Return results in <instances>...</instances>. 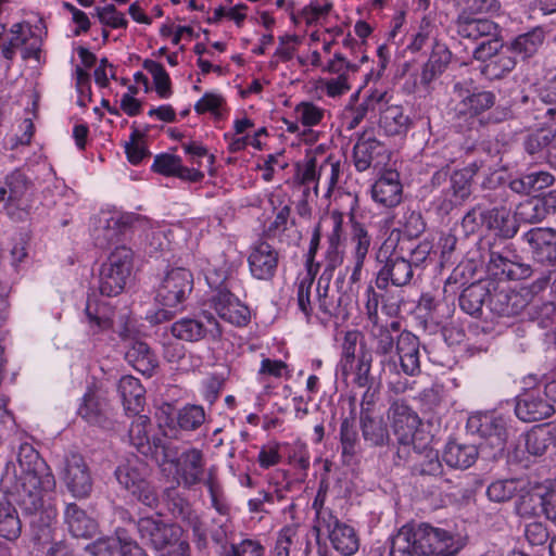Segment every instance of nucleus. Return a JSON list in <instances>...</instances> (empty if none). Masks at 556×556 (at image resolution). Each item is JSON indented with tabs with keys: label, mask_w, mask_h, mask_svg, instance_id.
I'll list each match as a JSON object with an SVG mask.
<instances>
[{
	"label": "nucleus",
	"mask_w": 556,
	"mask_h": 556,
	"mask_svg": "<svg viewBox=\"0 0 556 556\" xmlns=\"http://www.w3.org/2000/svg\"><path fill=\"white\" fill-rule=\"evenodd\" d=\"M17 464L21 471L18 504L23 513L31 518L30 526L45 531L56 514L52 509H43L42 491L54 485V478L46 472L45 460L28 443L21 444L17 453Z\"/></svg>",
	"instance_id": "obj_1"
},
{
	"label": "nucleus",
	"mask_w": 556,
	"mask_h": 556,
	"mask_svg": "<svg viewBox=\"0 0 556 556\" xmlns=\"http://www.w3.org/2000/svg\"><path fill=\"white\" fill-rule=\"evenodd\" d=\"M496 18L497 21L489 18V73L492 72V79H500L503 73L514 68L516 62L510 55L511 52L530 58L538 52L545 38L543 28L534 27L519 35L510 45H506L509 34L502 25L506 16L497 14Z\"/></svg>",
	"instance_id": "obj_2"
},
{
	"label": "nucleus",
	"mask_w": 556,
	"mask_h": 556,
	"mask_svg": "<svg viewBox=\"0 0 556 556\" xmlns=\"http://www.w3.org/2000/svg\"><path fill=\"white\" fill-rule=\"evenodd\" d=\"M458 551L450 532L421 522L405 525L391 538L390 556H454Z\"/></svg>",
	"instance_id": "obj_3"
},
{
	"label": "nucleus",
	"mask_w": 556,
	"mask_h": 556,
	"mask_svg": "<svg viewBox=\"0 0 556 556\" xmlns=\"http://www.w3.org/2000/svg\"><path fill=\"white\" fill-rule=\"evenodd\" d=\"M543 307L547 308L548 305L529 288L514 291L509 286L491 287L489 308L500 317H513L525 312L529 318L534 319L539 316V309Z\"/></svg>",
	"instance_id": "obj_4"
},
{
	"label": "nucleus",
	"mask_w": 556,
	"mask_h": 556,
	"mask_svg": "<svg viewBox=\"0 0 556 556\" xmlns=\"http://www.w3.org/2000/svg\"><path fill=\"white\" fill-rule=\"evenodd\" d=\"M118 483L141 504L154 508L159 505L155 488L148 480L150 468L138 458L129 459L119 465L114 472Z\"/></svg>",
	"instance_id": "obj_5"
},
{
	"label": "nucleus",
	"mask_w": 556,
	"mask_h": 556,
	"mask_svg": "<svg viewBox=\"0 0 556 556\" xmlns=\"http://www.w3.org/2000/svg\"><path fill=\"white\" fill-rule=\"evenodd\" d=\"M341 262L342 256L337 251L329 253V262L318 279L317 301L318 308L325 316L344 320L349 317L348 307L351 304V295L348 290L330 289L332 273Z\"/></svg>",
	"instance_id": "obj_6"
},
{
	"label": "nucleus",
	"mask_w": 556,
	"mask_h": 556,
	"mask_svg": "<svg viewBox=\"0 0 556 556\" xmlns=\"http://www.w3.org/2000/svg\"><path fill=\"white\" fill-rule=\"evenodd\" d=\"M470 178L471 173L467 168L455 170L452 175H448V169L443 168L433 175L431 182L440 192L438 210L442 214H448L469 197Z\"/></svg>",
	"instance_id": "obj_7"
},
{
	"label": "nucleus",
	"mask_w": 556,
	"mask_h": 556,
	"mask_svg": "<svg viewBox=\"0 0 556 556\" xmlns=\"http://www.w3.org/2000/svg\"><path fill=\"white\" fill-rule=\"evenodd\" d=\"M132 252L125 245L117 247L102 264L99 273V291L102 295L119 294L130 276Z\"/></svg>",
	"instance_id": "obj_8"
},
{
	"label": "nucleus",
	"mask_w": 556,
	"mask_h": 556,
	"mask_svg": "<svg viewBox=\"0 0 556 556\" xmlns=\"http://www.w3.org/2000/svg\"><path fill=\"white\" fill-rule=\"evenodd\" d=\"M515 257L511 244L489 242V294L493 286H508L509 281L527 276L528 269L515 262Z\"/></svg>",
	"instance_id": "obj_9"
},
{
	"label": "nucleus",
	"mask_w": 556,
	"mask_h": 556,
	"mask_svg": "<svg viewBox=\"0 0 556 556\" xmlns=\"http://www.w3.org/2000/svg\"><path fill=\"white\" fill-rule=\"evenodd\" d=\"M140 540L156 551L168 549L180 543V527L165 522L161 517H142L136 521Z\"/></svg>",
	"instance_id": "obj_10"
},
{
	"label": "nucleus",
	"mask_w": 556,
	"mask_h": 556,
	"mask_svg": "<svg viewBox=\"0 0 556 556\" xmlns=\"http://www.w3.org/2000/svg\"><path fill=\"white\" fill-rule=\"evenodd\" d=\"M193 289V275L189 269L177 267L168 270L156 289L155 300L173 308L181 304Z\"/></svg>",
	"instance_id": "obj_11"
},
{
	"label": "nucleus",
	"mask_w": 556,
	"mask_h": 556,
	"mask_svg": "<svg viewBox=\"0 0 556 556\" xmlns=\"http://www.w3.org/2000/svg\"><path fill=\"white\" fill-rule=\"evenodd\" d=\"M391 426L397 442L403 446L413 445L414 452L420 454L421 446L417 444L420 419L418 415L405 403L394 402L388 413Z\"/></svg>",
	"instance_id": "obj_12"
},
{
	"label": "nucleus",
	"mask_w": 556,
	"mask_h": 556,
	"mask_svg": "<svg viewBox=\"0 0 556 556\" xmlns=\"http://www.w3.org/2000/svg\"><path fill=\"white\" fill-rule=\"evenodd\" d=\"M382 249L377 254V261L383 262L376 278V286L380 290H386L389 282L396 287L407 286L414 276V268L404 256L392 253L389 256L384 252V261L381 258Z\"/></svg>",
	"instance_id": "obj_13"
},
{
	"label": "nucleus",
	"mask_w": 556,
	"mask_h": 556,
	"mask_svg": "<svg viewBox=\"0 0 556 556\" xmlns=\"http://www.w3.org/2000/svg\"><path fill=\"white\" fill-rule=\"evenodd\" d=\"M518 230L517 215L513 213L511 204L495 203L489 208V242L498 245L510 244L508 242Z\"/></svg>",
	"instance_id": "obj_14"
},
{
	"label": "nucleus",
	"mask_w": 556,
	"mask_h": 556,
	"mask_svg": "<svg viewBox=\"0 0 556 556\" xmlns=\"http://www.w3.org/2000/svg\"><path fill=\"white\" fill-rule=\"evenodd\" d=\"M64 481L68 491L77 498L88 497L92 491V477L85 458L71 453L65 459Z\"/></svg>",
	"instance_id": "obj_15"
},
{
	"label": "nucleus",
	"mask_w": 556,
	"mask_h": 556,
	"mask_svg": "<svg viewBox=\"0 0 556 556\" xmlns=\"http://www.w3.org/2000/svg\"><path fill=\"white\" fill-rule=\"evenodd\" d=\"M5 186L9 189L8 202L4 205L7 214L15 220H22L27 215L24 198L33 188V181L26 173L16 168L5 177Z\"/></svg>",
	"instance_id": "obj_16"
},
{
	"label": "nucleus",
	"mask_w": 556,
	"mask_h": 556,
	"mask_svg": "<svg viewBox=\"0 0 556 556\" xmlns=\"http://www.w3.org/2000/svg\"><path fill=\"white\" fill-rule=\"evenodd\" d=\"M175 468L185 486L191 488L201 483L205 473L203 452L194 447L182 451Z\"/></svg>",
	"instance_id": "obj_17"
},
{
	"label": "nucleus",
	"mask_w": 556,
	"mask_h": 556,
	"mask_svg": "<svg viewBox=\"0 0 556 556\" xmlns=\"http://www.w3.org/2000/svg\"><path fill=\"white\" fill-rule=\"evenodd\" d=\"M218 316L236 326H245L250 320V309L228 290H219L212 299Z\"/></svg>",
	"instance_id": "obj_18"
},
{
	"label": "nucleus",
	"mask_w": 556,
	"mask_h": 556,
	"mask_svg": "<svg viewBox=\"0 0 556 556\" xmlns=\"http://www.w3.org/2000/svg\"><path fill=\"white\" fill-rule=\"evenodd\" d=\"M515 413L519 419L526 422H534L549 417L555 413V409L544 394L528 392L518 397Z\"/></svg>",
	"instance_id": "obj_19"
},
{
	"label": "nucleus",
	"mask_w": 556,
	"mask_h": 556,
	"mask_svg": "<svg viewBox=\"0 0 556 556\" xmlns=\"http://www.w3.org/2000/svg\"><path fill=\"white\" fill-rule=\"evenodd\" d=\"M509 437L508 418L502 413L493 412L489 421V450L492 452V459L511 463L510 454L506 453Z\"/></svg>",
	"instance_id": "obj_20"
},
{
	"label": "nucleus",
	"mask_w": 556,
	"mask_h": 556,
	"mask_svg": "<svg viewBox=\"0 0 556 556\" xmlns=\"http://www.w3.org/2000/svg\"><path fill=\"white\" fill-rule=\"evenodd\" d=\"M419 346V339L414 333L404 330L399 334L395 350L401 367L408 376H415L420 372Z\"/></svg>",
	"instance_id": "obj_21"
},
{
	"label": "nucleus",
	"mask_w": 556,
	"mask_h": 556,
	"mask_svg": "<svg viewBox=\"0 0 556 556\" xmlns=\"http://www.w3.org/2000/svg\"><path fill=\"white\" fill-rule=\"evenodd\" d=\"M532 253L541 262L555 265L556 260V230L552 228H533L525 233Z\"/></svg>",
	"instance_id": "obj_22"
},
{
	"label": "nucleus",
	"mask_w": 556,
	"mask_h": 556,
	"mask_svg": "<svg viewBox=\"0 0 556 556\" xmlns=\"http://www.w3.org/2000/svg\"><path fill=\"white\" fill-rule=\"evenodd\" d=\"M249 265L255 278L269 280L278 266V252L269 243L261 242L251 252Z\"/></svg>",
	"instance_id": "obj_23"
},
{
	"label": "nucleus",
	"mask_w": 556,
	"mask_h": 556,
	"mask_svg": "<svg viewBox=\"0 0 556 556\" xmlns=\"http://www.w3.org/2000/svg\"><path fill=\"white\" fill-rule=\"evenodd\" d=\"M372 199L386 207H393L402 200V185L396 170H387L371 188Z\"/></svg>",
	"instance_id": "obj_24"
},
{
	"label": "nucleus",
	"mask_w": 556,
	"mask_h": 556,
	"mask_svg": "<svg viewBox=\"0 0 556 556\" xmlns=\"http://www.w3.org/2000/svg\"><path fill=\"white\" fill-rule=\"evenodd\" d=\"M386 153L384 144L377 140L372 131H364L354 146V165L358 172L368 169L372 162Z\"/></svg>",
	"instance_id": "obj_25"
},
{
	"label": "nucleus",
	"mask_w": 556,
	"mask_h": 556,
	"mask_svg": "<svg viewBox=\"0 0 556 556\" xmlns=\"http://www.w3.org/2000/svg\"><path fill=\"white\" fill-rule=\"evenodd\" d=\"M553 125L549 131L536 129L535 131L526 136L523 140V149L532 159H544L549 166L556 170V160L552 157L551 144L553 143L556 135Z\"/></svg>",
	"instance_id": "obj_26"
},
{
	"label": "nucleus",
	"mask_w": 556,
	"mask_h": 556,
	"mask_svg": "<svg viewBox=\"0 0 556 556\" xmlns=\"http://www.w3.org/2000/svg\"><path fill=\"white\" fill-rule=\"evenodd\" d=\"M68 531L75 538L90 539L97 532V522L76 503H68L64 510Z\"/></svg>",
	"instance_id": "obj_27"
},
{
	"label": "nucleus",
	"mask_w": 556,
	"mask_h": 556,
	"mask_svg": "<svg viewBox=\"0 0 556 556\" xmlns=\"http://www.w3.org/2000/svg\"><path fill=\"white\" fill-rule=\"evenodd\" d=\"M332 529L329 533V540L333 548L343 556H352L359 548V539L353 527L341 522L338 518L330 516Z\"/></svg>",
	"instance_id": "obj_28"
},
{
	"label": "nucleus",
	"mask_w": 556,
	"mask_h": 556,
	"mask_svg": "<svg viewBox=\"0 0 556 556\" xmlns=\"http://www.w3.org/2000/svg\"><path fill=\"white\" fill-rule=\"evenodd\" d=\"M554 199V192H549L544 198H531L521 202L516 210L517 218L523 223L536 224L544 220L551 213L556 211V206L549 204Z\"/></svg>",
	"instance_id": "obj_29"
},
{
	"label": "nucleus",
	"mask_w": 556,
	"mask_h": 556,
	"mask_svg": "<svg viewBox=\"0 0 556 556\" xmlns=\"http://www.w3.org/2000/svg\"><path fill=\"white\" fill-rule=\"evenodd\" d=\"M556 178L547 170H531L510 182L513 192L530 195L554 185Z\"/></svg>",
	"instance_id": "obj_30"
},
{
	"label": "nucleus",
	"mask_w": 556,
	"mask_h": 556,
	"mask_svg": "<svg viewBox=\"0 0 556 556\" xmlns=\"http://www.w3.org/2000/svg\"><path fill=\"white\" fill-rule=\"evenodd\" d=\"M126 361L139 372L151 377L159 362L149 345L142 341H136L125 354Z\"/></svg>",
	"instance_id": "obj_31"
},
{
	"label": "nucleus",
	"mask_w": 556,
	"mask_h": 556,
	"mask_svg": "<svg viewBox=\"0 0 556 556\" xmlns=\"http://www.w3.org/2000/svg\"><path fill=\"white\" fill-rule=\"evenodd\" d=\"M478 457L477 446L473 444H459L450 441L443 451V460L452 468L467 469L475 464Z\"/></svg>",
	"instance_id": "obj_32"
},
{
	"label": "nucleus",
	"mask_w": 556,
	"mask_h": 556,
	"mask_svg": "<svg viewBox=\"0 0 556 556\" xmlns=\"http://www.w3.org/2000/svg\"><path fill=\"white\" fill-rule=\"evenodd\" d=\"M131 216H112L106 220V225L97 229L94 243L101 249L108 248L112 243L119 241V237L130 227Z\"/></svg>",
	"instance_id": "obj_33"
},
{
	"label": "nucleus",
	"mask_w": 556,
	"mask_h": 556,
	"mask_svg": "<svg viewBox=\"0 0 556 556\" xmlns=\"http://www.w3.org/2000/svg\"><path fill=\"white\" fill-rule=\"evenodd\" d=\"M354 383L359 388L381 387V371L372 368V352L362 349L357 365L354 366Z\"/></svg>",
	"instance_id": "obj_34"
},
{
	"label": "nucleus",
	"mask_w": 556,
	"mask_h": 556,
	"mask_svg": "<svg viewBox=\"0 0 556 556\" xmlns=\"http://www.w3.org/2000/svg\"><path fill=\"white\" fill-rule=\"evenodd\" d=\"M118 392L124 408L127 412L138 414L144 402L146 390L139 379L132 376H125L119 380Z\"/></svg>",
	"instance_id": "obj_35"
},
{
	"label": "nucleus",
	"mask_w": 556,
	"mask_h": 556,
	"mask_svg": "<svg viewBox=\"0 0 556 556\" xmlns=\"http://www.w3.org/2000/svg\"><path fill=\"white\" fill-rule=\"evenodd\" d=\"M362 435L371 446H384L390 442L388 426L382 417L365 415L359 417Z\"/></svg>",
	"instance_id": "obj_36"
},
{
	"label": "nucleus",
	"mask_w": 556,
	"mask_h": 556,
	"mask_svg": "<svg viewBox=\"0 0 556 556\" xmlns=\"http://www.w3.org/2000/svg\"><path fill=\"white\" fill-rule=\"evenodd\" d=\"M22 521L16 508L5 497L0 496V536L15 541L21 536Z\"/></svg>",
	"instance_id": "obj_37"
},
{
	"label": "nucleus",
	"mask_w": 556,
	"mask_h": 556,
	"mask_svg": "<svg viewBox=\"0 0 556 556\" xmlns=\"http://www.w3.org/2000/svg\"><path fill=\"white\" fill-rule=\"evenodd\" d=\"M380 110L379 125L389 136L405 134L408 129L409 117L400 105H388Z\"/></svg>",
	"instance_id": "obj_38"
},
{
	"label": "nucleus",
	"mask_w": 556,
	"mask_h": 556,
	"mask_svg": "<svg viewBox=\"0 0 556 556\" xmlns=\"http://www.w3.org/2000/svg\"><path fill=\"white\" fill-rule=\"evenodd\" d=\"M485 300L486 285L482 283V281H478L464 289L459 298V305L467 314L473 317H480Z\"/></svg>",
	"instance_id": "obj_39"
},
{
	"label": "nucleus",
	"mask_w": 556,
	"mask_h": 556,
	"mask_svg": "<svg viewBox=\"0 0 556 556\" xmlns=\"http://www.w3.org/2000/svg\"><path fill=\"white\" fill-rule=\"evenodd\" d=\"M181 454L180 447L173 439L167 437H154L151 444V452L148 456L159 466L165 464L176 465Z\"/></svg>",
	"instance_id": "obj_40"
},
{
	"label": "nucleus",
	"mask_w": 556,
	"mask_h": 556,
	"mask_svg": "<svg viewBox=\"0 0 556 556\" xmlns=\"http://www.w3.org/2000/svg\"><path fill=\"white\" fill-rule=\"evenodd\" d=\"M108 403L94 393H87L78 414L88 422L105 426L108 421Z\"/></svg>",
	"instance_id": "obj_41"
},
{
	"label": "nucleus",
	"mask_w": 556,
	"mask_h": 556,
	"mask_svg": "<svg viewBox=\"0 0 556 556\" xmlns=\"http://www.w3.org/2000/svg\"><path fill=\"white\" fill-rule=\"evenodd\" d=\"M164 500L168 511L182 521H193L194 511L189 501L176 488H168L164 492Z\"/></svg>",
	"instance_id": "obj_42"
},
{
	"label": "nucleus",
	"mask_w": 556,
	"mask_h": 556,
	"mask_svg": "<svg viewBox=\"0 0 556 556\" xmlns=\"http://www.w3.org/2000/svg\"><path fill=\"white\" fill-rule=\"evenodd\" d=\"M151 426L150 419L146 415H138L131 422L129 428V439L131 444L142 455L148 456L151 452V444L148 435V428Z\"/></svg>",
	"instance_id": "obj_43"
},
{
	"label": "nucleus",
	"mask_w": 556,
	"mask_h": 556,
	"mask_svg": "<svg viewBox=\"0 0 556 556\" xmlns=\"http://www.w3.org/2000/svg\"><path fill=\"white\" fill-rule=\"evenodd\" d=\"M450 52L437 46L432 51L428 62L424 65L420 81L424 85L430 84L439 74H441L450 62Z\"/></svg>",
	"instance_id": "obj_44"
},
{
	"label": "nucleus",
	"mask_w": 556,
	"mask_h": 556,
	"mask_svg": "<svg viewBox=\"0 0 556 556\" xmlns=\"http://www.w3.org/2000/svg\"><path fill=\"white\" fill-rule=\"evenodd\" d=\"M172 334L184 341L195 342L204 338L206 329L204 325L192 318H182L170 327Z\"/></svg>",
	"instance_id": "obj_45"
},
{
	"label": "nucleus",
	"mask_w": 556,
	"mask_h": 556,
	"mask_svg": "<svg viewBox=\"0 0 556 556\" xmlns=\"http://www.w3.org/2000/svg\"><path fill=\"white\" fill-rule=\"evenodd\" d=\"M486 108V93L483 91L473 92L463 100L456 108L458 115H465L468 118H477L478 123L483 126V113Z\"/></svg>",
	"instance_id": "obj_46"
},
{
	"label": "nucleus",
	"mask_w": 556,
	"mask_h": 556,
	"mask_svg": "<svg viewBox=\"0 0 556 556\" xmlns=\"http://www.w3.org/2000/svg\"><path fill=\"white\" fill-rule=\"evenodd\" d=\"M504 93L501 99H496L495 91H489V110L492 109L489 113V121L492 119L495 123H500L511 117L513 113L510 106L513 99L510 88H506Z\"/></svg>",
	"instance_id": "obj_47"
},
{
	"label": "nucleus",
	"mask_w": 556,
	"mask_h": 556,
	"mask_svg": "<svg viewBox=\"0 0 556 556\" xmlns=\"http://www.w3.org/2000/svg\"><path fill=\"white\" fill-rule=\"evenodd\" d=\"M511 181L502 172L492 173L489 176V204L508 203Z\"/></svg>",
	"instance_id": "obj_48"
},
{
	"label": "nucleus",
	"mask_w": 556,
	"mask_h": 556,
	"mask_svg": "<svg viewBox=\"0 0 556 556\" xmlns=\"http://www.w3.org/2000/svg\"><path fill=\"white\" fill-rule=\"evenodd\" d=\"M143 68L152 75L157 94L168 98L172 94V81L163 65L153 60H144Z\"/></svg>",
	"instance_id": "obj_49"
},
{
	"label": "nucleus",
	"mask_w": 556,
	"mask_h": 556,
	"mask_svg": "<svg viewBox=\"0 0 556 556\" xmlns=\"http://www.w3.org/2000/svg\"><path fill=\"white\" fill-rule=\"evenodd\" d=\"M205 421V412L200 405H186L178 410L177 425L186 431L197 430Z\"/></svg>",
	"instance_id": "obj_50"
},
{
	"label": "nucleus",
	"mask_w": 556,
	"mask_h": 556,
	"mask_svg": "<svg viewBox=\"0 0 556 556\" xmlns=\"http://www.w3.org/2000/svg\"><path fill=\"white\" fill-rule=\"evenodd\" d=\"M425 456L421 460H417L412 467L414 476H433L438 477L442 473V464L437 451L422 447Z\"/></svg>",
	"instance_id": "obj_51"
},
{
	"label": "nucleus",
	"mask_w": 556,
	"mask_h": 556,
	"mask_svg": "<svg viewBox=\"0 0 556 556\" xmlns=\"http://www.w3.org/2000/svg\"><path fill=\"white\" fill-rule=\"evenodd\" d=\"M104 305L93 304L89 299L86 306V316L93 332L104 331L113 326V320Z\"/></svg>",
	"instance_id": "obj_52"
},
{
	"label": "nucleus",
	"mask_w": 556,
	"mask_h": 556,
	"mask_svg": "<svg viewBox=\"0 0 556 556\" xmlns=\"http://www.w3.org/2000/svg\"><path fill=\"white\" fill-rule=\"evenodd\" d=\"M357 339V332L354 331H349L344 336V340L342 343L341 359L339 363L342 376L344 377H348L350 374L354 371Z\"/></svg>",
	"instance_id": "obj_53"
},
{
	"label": "nucleus",
	"mask_w": 556,
	"mask_h": 556,
	"mask_svg": "<svg viewBox=\"0 0 556 556\" xmlns=\"http://www.w3.org/2000/svg\"><path fill=\"white\" fill-rule=\"evenodd\" d=\"M520 483L519 479H504L492 482L489 485V500L494 502L510 500L518 491Z\"/></svg>",
	"instance_id": "obj_54"
},
{
	"label": "nucleus",
	"mask_w": 556,
	"mask_h": 556,
	"mask_svg": "<svg viewBox=\"0 0 556 556\" xmlns=\"http://www.w3.org/2000/svg\"><path fill=\"white\" fill-rule=\"evenodd\" d=\"M371 334L375 339V354H387L392 353L395 344L392 333L387 326L374 324Z\"/></svg>",
	"instance_id": "obj_55"
},
{
	"label": "nucleus",
	"mask_w": 556,
	"mask_h": 556,
	"mask_svg": "<svg viewBox=\"0 0 556 556\" xmlns=\"http://www.w3.org/2000/svg\"><path fill=\"white\" fill-rule=\"evenodd\" d=\"M352 241L355 244L354 258L365 260L369 251L371 238L365 227L357 222L353 223Z\"/></svg>",
	"instance_id": "obj_56"
},
{
	"label": "nucleus",
	"mask_w": 556,
	"mask_h": 556,
	"mask_svg": "<svg viewBox=\"0 0 556 556\" xmlns=\"http://www.w3.org/2000/svg\"><path fill=\"white\" fill-rule=\"evenodd\" d=\"M126 551V542L121 543L117 539H101L93 543V556H124Z\"/></svg>",
	"instance_id": "obj_57"
},
{
	"label": "nucleus",
	"mask_w": 556,
	"mask_h": 556,
	"mask_svg": "<svg viewBox=\"0 0 556 556\" xmlns=\"http://www.w3.org/2000/svg\"><path fill=\"white\" fill-rule=\"evenodd\" d=\"M525 536L531 546H544L552 540L546 525L540 521L528 523L525 529Z\"/></svg>",
	"instance_id": "obj_58"
},
{
	"label": "nucleus",
	"mask_w": 556,
	"mask_h": 556,
	"mask_svg": "<svg viewBox=\"0 0 556 556\" xmlns=\"http://www.w3.org/2000/svg\"><path fill=\"white\" fill-rule=\"evenodd\" d=\"M97 16L99 21L112 28H126L128 25L127 20L123 13H119L114 4H108L104 8H97Z\"/></svg>",
	"instance_id": "obj_59"
},
{
	"label": "nucleus",
	"mask_w": 556,
	"mask_h": 556,
	"mask_svg": "<svg viewBox=\"0 0 556 556\" xmlns=\"http://www.w3.org/2000/svg\"><path fill=\"white\" fill-rule=\"evenodd\" d=\"M340 438L343 455L353 456L355 454L357 432L354 428L353 421H351L349 418L343 419L341 422Z\"/></svg>",
	"instance_id": "obj_60"
},
{
	"label": "nucleus",
	"mask_w": 556,
	"mask_h": 556,
	"mask_svg": "<svg viewBox=\"0 0 556 556\" xmlns=\"http://www.w3.org/2000/svg\"><path fill=\"white\" fill-rule=\"evenodd\" d=\"M142 137L143 134L135 128L130 135V141L125 144L127 159L132 164L140 163L144 157L149 155L147 148L138 143Z\"/></svg>",
	"instance_id": "obj_61"
},
{
	"label": "nucleus",
	"mask_w": 556,
	"mask_h": 556,
	"mask_svg": "<svg viewBox=\"0 0 556 556\" xmlns=\"http://www.w3.org/2000/svg\"><path fill=\"white\" fill-rule=\"evenodd\" d=\"M180 166V157L174 154H160L154 159V163L152 165V169L155 173L165 175V176H174L175 172L179 169Z\"/></svg>",
	"instance_id": "obj_62"
},
{
	"label": "nucleus",
	"mask_w": 556,
	"mask_h": 556,
	"mask_svg": "<svg viewBox=\"0 0 556 556\" xmlns=\"http://www.w3.org/2000/svg\"><path fill=\"white\" fill-rule=\"evenodd\" d=\"M225 103V99L217 93L206 92L195 103L194 110L198 114H204L211 112L215 116H219L218 109Z\"/></svg>",
	"instance_id": "obj_63"
},
{
	"label": "nucleus",
	"mask_w": 556,
	"mask_h": 556,
	"mask_svg": "<svg viewBox=\"0 0 556 556\" xmlns=\"http://www.w3.org/2000/svg\"><path fill=\"white\" fill-rule=\"evenodd\" d=\"M403 229L407 237L417 238L426 229V223L420 212L410 211L406 213L403 223Z\"/></svg>",
	"instance_id": "obj_64"
}]
</instances>
